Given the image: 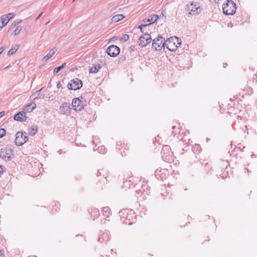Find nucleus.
<instances>
[{"label": "nucleus", "mask_w": 257, "mask_h": 257, "mask_svg": "<svg viewBox=\"0 0 257 257\" xmlns=\"http://www.w3.org/2000/svg\"><path fill=\"white\" fill-rule=\"evenodd\" d=\"M181 44V40L177 37H170L165 42V47L171 51H174Z\"/></svg>", "instance_id": "obj_1"}, {"label": "nucleus", "mask_w": 257, "mask_h": 257, "mask_svg": "<svg viewBox=\"0 0 257 257\" xmlns=\"http://www.w3.org/2000/svg\"><path fill=\"white\" fill-rule=\"evenodd\" d=\"M222 9L225 15H232L235 12L236 5L233 1L227 0V2L223 5Z\"/></svg>", "instance_id": "obj_2"}, {"label": "nucleus", "mask_w": 257, "mask_h": 257, "mask_svg": "<svg viewBox=\"0 0 257 257\" xmlns=\"http://www.w3.org/2000/svg\"><path fill=\"white\" fill-rule=\"evenodd\" d=\"M165 39L161 36H158L153 41L152 48L156 51H160L162 49H164L165 47Z\"/></svg>", "instance_id": "obj_3"}, {"label": "nucleus", "mask_w": 257, "mask_h": 257, "mask_svg": "<svg viewBox=\"0 0 257 257\" xmlns=\"http://www.w3.org/2000/svg\"><path fill=\"white\" fill-rule=\"evenodd\" d=\"M28 134L25 132H18L16 134L15 143L18 146L23 145L24 143L27 142L28 140Z\"/></svg>", "instance_id": "obj_4"}, {"label": "nucleus", "mask_w": 257, "mask_h": 257, "mask_svg": "<svg viewBox=\"0 0 257 257\" xmlns=\"http://www.w3.org/2000/svg\"><path fill=\"white\" fill-rule=\"evenodd\" d=\"M13 155V151L8 148H2L0 150V158L6 161L11 160Z\"/></svg>", "instance_id": "obj_5"}, {"label": "nucleus", "mask_w": 257, "mask_h": 257, "mask_svg": "<svg viewBox=\"0 0 257 257\" xmlns=\"http://www.w3.org/2000/svg\"><path fill=\"white\" fill-rule=\"evenodd\" d=\"M82 86V82L78 78H74L71 80L68 84L67 87L70 90H77L80 89Z\"/></svg>", "instance_id": "obj_6"}, {"label": "nucleus", "mask_w": 257, "mask_h": 257, "mask_svg": "<svg viewBox=\"0 0 257 257\" xmlns=\"http://www.w3.org/2000/svg\"><path fill=\"white\" fill-rule=\"evenodd\" d=\"M83 97L75 98L72 100V105L75 110L80 111L83 108Z\"/></svg>", "instance_id": "obj_7"}, {"label": "nucleus", "mask_w": 257, "mask_h": 257, "mask_svg": "<svg viewBox=\"0 0 257 257\" xmlns=\"http://www.w3.org/2000/svg\"><path fill=\"white\" fill-rule=\"evenodd\" d=\"M106 52L109 56L115 57L120 53V49L118 46L112 45L107 48Z\"/></svg>", "instance_id": "obj_8"}, {"label": "nucleus", "mask_w": 257, "mask_h": 257, "mask_svg": "<svg viewBox=\"0 0 257 257\" xmlns=\"http://www.w3.org/2000/svg\"><path fill=\"white\" fill-rule=\"evenodd\" d=\"M151 41L152 38L151 36L149 34L146 33L143 36L140 37L139 44L142 47H146L147 44L150 43Z\"/></svg>", "instance_id": "obj_9"}, {"label": "nucleus", "mask_w": 257, "mask_h": 257, "mask_svg": "<svg viewBox=\"0 0 257 257\" xmlns=\"http://www.w3.org/2000/svg\"><path fill=\"white\" fill-rule=\"evenodd\" d=\"M70 106L71 105L69 103H63L60 107V110L63 114H68L70 113V110L71 109Z\"/></svg>", "instance_id": "obj_10"}, {"label": "nucleus", "mask_w": 257, "mask_h": 257, "mask_svg": "<svg viewBox=\"0 0 257 257\" xmlns=\"http://www.w3.org/2000/svg\"><path fill=\"white\" fill-rule=\"evenodd\" d=\"M25 112L24 111H21L17 113L14 116V119L17 121H23L26 120V116H25Z\"/></svg>", "instance_id": "obj_11"}, {"label": "nucleus", "mask_w": 257, "mask_h": 257, "mask_svg": "<svg viewBox=\"0 0 257 257\" xmlns=\"http://www.w3.org/2000/svg\"><path fill=\"white\" fill-rule=\"evenodd\" d=\"M36 107V104L35 102H32L30 104H28L25 108L24 109V111L26 112H30L33 110L35 109Z\"/></svg>", "instance_id": "obj_12"}, {"label": "nucleus", "mask_w": 257, "mask_h": 257, "mask_svg": "<svg viewBox=\"0 0 257 257\" xmlns=\"http://www.w3.org/2000/svg\"><path fill=\"white\" fill-rule=\"evenodd\" d=\"M56 51H57V49L56 48H54L51 49L49 51V52L46 56H45L43 57V61H46L47 60L49 59L55 54V53L56 52Z\"/></svg>", "instance_id": "obj_13"}, {"label": "nucleus", "mask_w": 257, "mask_h": 257, "mask_svg": "<svg viewBox=\"0 0 257 257\" xmlns=\"http://www.w3.org/2000/svg\"><path fill=\"white\" fill-rule=\"evenodd\" d=\"M109 239V236L107 233H103L99 237L98 241L100 243H103L107 241Z\"/></svg>", "instance_id": "obj_14"}, {"label": "nucleus", "mask_w": 257, "mask_h": 257, "mask_svg": "<svg viewBox=\"0 0 257 257\" xmlns=\"http://www.w3.org/2000/svg\"><path fill=\"white\" fill-rule=\"evenodd\" d=\"M191 6H192V8L191 10V12L189 13L190 15H194L197 14L198 9L199 8V5L197 3H192L191 4Z\"/></svg>", "instance_id": "obj_15"}, {"label": "nucleus", "mask_w": 257, "mask_h": 257, "mask_svg": "<svg viewBox=\"0 0 257 257\" xmlns=\"http://www.w3.org/2000/svg\"><path fill=\"white\" fill-rule=\"evenodd\" d=\"M101 68L100 65L99 64H97L96 65H94L92 67L89 69V73H96Z\"/></svg>", "instance_id": "obj_16"}, {"label": "nucleus", "mask_w": 257, "mask_h": 257, "mask_svg": "<svg viewBox=\"0 0 257 257\" xmlns=\"http://www.w3.org/2000/svg\"><path fill=\"white\" fill-rule=\"evenodd\" d=\"M124 18V16L122 15H116L114 16L111 19L112 23H116Z\"/></svg>", "instance_id": "obj_17"}, {"label": "nucleus", "mask_w": 257, "mask_h": 257, "mask_svg": "<svg viewBox=\"0 0 257 257\" xmlns=\"http://www.w3.org/2000/svg\"><path fill=\"white\" fill-rule=\"evenodd\" d=\"M9 21V19H8L7 16H6V15H3L1 17V22H2V27H0V28H3L7 24Z\"/></svg>", "instance_id": "obj_18"}, {"label": "nucleus", "mask_w": 257, "mask_h": 257, "mask_svg": "<svg viewBox=\"0 0 257 257\" xmlns=\"http://www.w3.org/2000/svg\"><path fill=\"white\" fill-rule=\"evenodd\" d=\"M102 214L104 216L108 217L110 214V209L108 207H104L102 210Z\"/></svg>", "instance_id": "obj_19"}, {"label": "nucleus", "mask_w": 257, "mask_h": 257, "mask_svg": "<svg viewBox=\"0 0 257 257\" xmlns=\"http://www.w3.org/2000/svg\"><path fill=\"white\" fill-rule=\"evenodd\" d=\"M37 132H38L37 126H33L31 127V128L30 130H28V134H29L30 135H31L32 136H33L35 134H36Z\"/></svg>", "instance_id": "obj_20"}, {"label": "nucleus", "mask_w": 257, "mask_h": 257, "mask_svg": "<svg viewBox=\"0 0 257 257\" xmlns=\"http://www.w3.org/2000/svg\"><path fill=\"white\" fill-rule=\"evenodd\" d=\"M19 46V45H16L15 46L12 47V48L9 51L8 55L10 56L14 54L17 51Z\"/></svg>", "instance_id": "obj_21"}, {"label": "nucleus", "mask_w": 257, "mask_h": 257, "mask_svg": "<svg viewBox=\"0 0 257 257\" xmlns=\"http://www.w3.org/2000/svg\"><path fill=\"white\" fill-rule=\"evenodd\" d=\"M90 213L91 215L94 217V218L97 217L100 214L99 210L96 208L92 209Z\"/></svg>", "instance_id": "obj_22"}, {"label": "nucleus", "mask_w": 257, "mask_h": 257, "mask_svg": "<svg viewBox=\"0 0 257 257\" xmlns=\"http://www.w3.org/2000/svg\"><path fill=\"white\" fill-rule=\"evenodd\" d=\"M66 63H64L61 66L55 68L53 71L54 74H57V73H58L61 69H62L63 68H64L66 66Z\"/></svg>", "instance_id": "obj_23"}, {"label": "nucleus", "mask_w": 257, "mask_h": 257, "mask_svg": "<svg viewBox=\"0 0 257 257\" xmlns=\"http://www.w3.org/2000/svg\"><path fill=\"white\" fill-rule=\"evenodd\" d=\"M159 19V17L157 15H154L150 17V23H153L156 22Z\"/></svg>", "instance_id": "obj_24"}, {"label": "nucleus", "mask_w": 257, "mask_h": 257, "mask_svg": "<svg viewBox=\"0 0 257 257\" xmlns=\"http://www.w3.org/2000/svg\"><path fill=\"white\" fill-rule=\"evenodd\" d=\"M42 88L41 89L37 90L35 91L31 96V97H32L33 99H35L38 96H39L41 93V91L42 90Z\"/></svg>", "instance_id": "obj_25"}, {"label": "nucleus", "mask_w": 257, "mask_h": 257, "mask_svg": "<svg viewBox=\"0 0 257 257\" xmlns=\"http://www.w3.org/2000/svg\"><path fill=\"white\" fill-rule=\"evenodd\" d=\"M22 27L21 26H17L16 29L13 32V33L15 35H18L21 32V31L22 30Z\"/></svg>", "instance_id": "obj_26"}, {"label": "nucleus", "mask_w": 257, "mask_h": 257, "mask_svg": "<svg viewBox=\"0 0 257 257\" xmlns=\"http://www.w3.org/2000/svg\"><path fill=\"white\" fill-rule=\"evenodd\" d=\"M193 152H197L198 151L199 152L201 151V147L198 144H196L193 147Z\"/></svg>", "instance_id": "obj_27"}, {"label": "nucleus", "mask_w": 257, "mask_h": 257, "mask_svg": "<svg viewBox=\"0 0 257 257\" xmlns=\"http://www.w3.org/2000/svg\"><path fill=\"white\" fill-rule=\"evenodd\" d=\"M129 38H130V37H129L128 35L124 34L122 36V37L120 39V40L122 42H125L129 39Z\"/></svg>", "instance_id": "obj_28"}, {"label": "nucleus", "mask_w": 257, "mask_h": 257, "mask_svg": "<svg viewBox=\"0 0 257 257\" xmlns=\"http://www.w3.org/2000/svg\"><path fill=\"white\" fill-rule=\"evenodd\" d=\"M6 133V130L4 128H0V138H2L4 136H5Z\"/></svg>", "instance_id": "obj_29"}, {"label": "nucleus", "mask_w": 257, "mask_h": 257, "mask_svg": "<svg viewBox=\"0 0 257 257\" xmlns=\"http://www.w3.org/2000/svg\"><path fill=\"white\" fill-rule=\"evenodd\" d=\"M170 150V148L169 146H165L164 147H163L162 148V153H163L164 154H165V151H169Z\"/></svg>", "instance_id": "obj_30"}, {"label": "nucleus", "mask_w": 257, "mask_h": 257, "mask_svg": "<svg viewBox=\"0 0 257 257\" xmlns=\"http://www.w3.org/2000/svg\"><path fill=\"white\" fill-rule=\"evenodd\" d=\"M21 22V20H17L15 21L13 23V24L12 25V27H13V26L15 27L16 25H18Z\"/></svg>", "instance_id": "obj_31"}, {"label": "nucleus", "mask_w": 257, "mask_h": 257, "mask_svg": "<svg viewBox=\"0 0 257 257\" xmlns=\"http://www.w3.org/2000/svg\"><path fill=\"white\" fill-rule=\"evenodd\" d=\"M99 151L100 152L102 151V152H101L102 154H104L106 153L105 149L103 146H101L100 147H99Z\"/></svg>", "instance_id": "obj_32"}, {"label": "nucleus", "mask_w": 257, "mask_h": 257, "mask_svg": "<svg viewBox=\"0 0 257 257\" xmlns=\"http://www.w3.org/2000/svg\"><path fill=\"white\" fill-rule=\"evenodd\" d=\"M6 16H7L8 19H9V21L13 18V13H9L8 15H6Z\"/></svg>", "instance_id": "obj_33"}, {"label": "nucleus", "mask_w": 257, "mask_h": 257, "mask_svg": "<svg viewBox=\"0 0 257 257\" xmlns=\"http://www.w3.org/2000/svg\"><path fill=\"white\" fill-rule=\"evenodd\" d=\"M149 24H142V25H141L139 26V28L140 29V30H141V31H142V29L143 27H146L147 26H148Z\"/></svg>", "instance_id": "obj_34"}, {"label": "nucleus", "mask_w": 257, "mask_h": 257, "mask_svg": "<svg viewBox=\"0 0 257 257\" xmlns=\"http://www.w3.org/2000/svg\"><path fill=\"white\" fill-rule=\"evenodd\" d=\"M5 48L3 46L0 48V55L4 51Z\"/></svg>", "instance_id": "obj_35"}, {"label": "nucleus", "mask_w": 257, "mask_h": 257, "mask_svg": "<svg viewBox=\"0 0 257 257\" xmlns=\"http://www.w3.org/2000/svg\"><path fill=\"white\" fill-rule=\"evenodd\" d=\"M0 257H5V254L1 250H0Z\"/></svg>", "instance_id": "obj_36"}, {"label": "nucleus", "mask_w": 257, "mask_h": 257, "mask_svg": "<svg viewBox=\"0 0 257 257\" xmlns=\"http://www.w3.org/2000/svg\"><path fill=\"white\" fill-rule=\"evenodd\" d=\"M5 114V112L4 111H2L0 112V118L3 117Z\"/></svg>", "instance_id": "obj_37"}, {"label": "nucleus", "mask_w": 257, "mask_h": 257, "mask_svg": "<svg viewBox=\"0 0 257 257\" xmlns=\"http://www.w3.org/2000/svg\"><path fill=\"white\" fill-rule=\"evenodd\" d=\"M61 83H60V82H59L57 83V87H58V88H59V87H60L61 86Z\"/></svg>", "instance_id": "obj_38"}, {"label": "nucleus", "mask_w": 257, "mask_h": 257, "mask_svg": "<svg viewBox=\"0 0 257 257\" xmlns=\"http://www.w3.org/2000/svg\"><path fill=\"white\" fill-rule=\"evenodd\" d=\"M42 13H41L38 16V17L37 18V20H38V19L40 18V17L42 16Z\"/></svg>", "instance_id": "obj_39"}, {"label": "nucleus", "mask_w": 257, "mask_h": 257, "mask_svg": "<svg viewBox=\"0 0 257 257\" xmlns=\"http://www.w3.org/2000/svg\"><path fill=\"white\" fill-rule=\"evenodd\" d=\"M147 22H149L150 23V18H149L147 20Z\"/></svg>", "instance_id": "obj_40"}, {"label": "nucleus", "mask_w": 257, "mask_h": 257, "mask_svg": "<svg viewBox=\"0 0 257 257\" xmlns=\"http://www.w3.org/2000/svg\"><path fill=\"white\" fill-rule=\"evenodd\" d=\"M10 66H7L6 67H5V68H4V69H8V68H9V67H10Z\"/></svg>", "instance_id": "obj_41"}, {"label": "nucleus", "mask_w": 257, "mask_h": 257, "mask_svg": "<svg viewBox=\"0 0 257 257\" xmlns=\"http://www.w3.org/2000/svg\"><path fill=\"white\" fill-rule=\"evenodd\" d=\"M126 223H128V224H132V222H126Z\"/></svg>", "instance_id": "obj_42"}, {"label": "nucleus", "mask_w": 257, "mask_h": 257, "mask_svg": "<svg viewBox=\"0 0 257 257\" xmlns=\"http://www.w3.org/2000/svg\"><path fill=\"white\" fill-rule=\"evenodd\" d=\"M226 65H227V63L224 64V67H225Z\"/></svg>", "instance_id": "obj_43"}, {"label": "nucleus", "mask_w": 257, "mask_h": 257, "mask_svg": "<svg viewBox=\"0 0 257 257\" xmlns=\"http://www.w3.org/2000/svg\"><path fill=\"white\" fill-rule=\"evenodd\" d=\"M226 65H227V63L224 64V67H225Z\"/></svg>", "instance_id": "obj_44"}, {"label": "nucleus", "mask_w": 257, "mask_h": 257, "mask_svg": "<svg viewBox=\"0 0 257 257\" xmlns=\"http://www.w3.org/2000/svg\"><path fill=\"white\" fill-rule=\"evenodd\" d=\"M161 15L163 16H164V14L163 13H162Z\"/></svg>", "instance_id": "obj_45"}, {"label": "nucleus", "mask_w": 257, "mask_h": 257, "mask_svg": "<svg viewBox=\"0 0 257 257\" xmlns=\"http://www.w3.org/2000/svg\"><path fill=\"white\" fill-rule=\"evenodd\" d=\"M2 28H0V30L2 29Z\"/></svg>", "instance_id": "obj_46"}, {"label": "nucleus", "mask_w": 257, "mask_h": 257, "mask_svg": "<svg viewBox=\"0 0 257 257\" xmlns=\"http://www.w3.org/2000/svg\"><path fill=\"white\" fill-rule=\"evenodd\" d=\"M75 0H73V2H74Z\"/></svg>", "instance_id": "obj_47"}]
</instances>
